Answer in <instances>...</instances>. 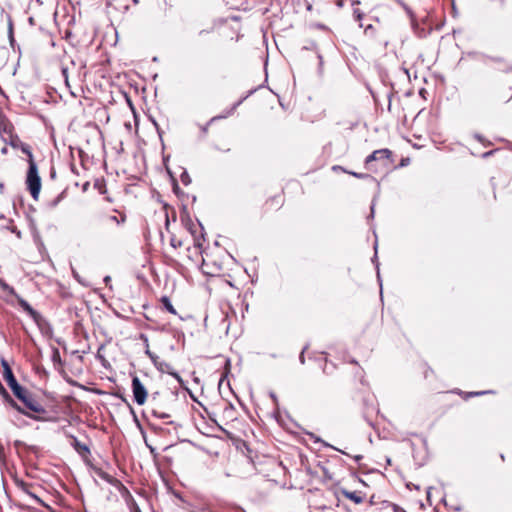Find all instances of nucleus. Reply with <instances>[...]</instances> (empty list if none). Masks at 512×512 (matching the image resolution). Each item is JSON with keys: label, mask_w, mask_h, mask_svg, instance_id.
Returning <instances> with one entry per match:
<instances>
[{"label": "nucleus", "mask_w": 512, "mask_h": 512, "mask_svg": "<svg viewBox=\"0 0 512 512\" xmlns=\"http://www.w3.org/2000/svg\"><path fill=\"white\" fill-rule=\"evenodd\" d=\"M2 367H3V377H4L5 381L7 382V385L12 390L14 396L23 392V390L26 388L18 383L9 363L5 360H2Z\"/></svg>", "instance_id": "4"}, {"label": "nucleus", "mask_w": 512, "mask_h": 512, "mask_svg": "<svg viewBox=\"0 0 512 512\" xmlns=\"http://www.w3.org/2000/svg\"><path fill=\"white\" fill-rule=\"evenodd\" d=\"M133 4L137 5L139 3V0H131Z\"/></svg>", "instance_id": "58"}, {"label": "nucleus", "mask_w": 512, "mask_h": 512, "mask_svg": "<svg viewBox=\"0 0 512 512\" xmlns=\"http://www.w3.org/2000/svg\"><path fill=\"white\" fill-rule=\"evenodd\" d=\"M335 368H336V367H335V365H334L332 362H330V363H329V362L326 360L325 365H324V367H323V372H324L325 374H328V375H329V374H332V373H333V371H334V369H335Z\"/></svg>", "instance_id": "27"}, {"label": "nucleus", "mask_w": 512, "mask_h": 512, "mask_svg": "<svg viewBox=\"0 0 512 512\" xmlns=\"http://www.w3.org/2000/svg\"><path fill=\"white\" fill-rule=\"evenodd\" d=\"M254 92H255V89H251V90H249V91H248V93H247L244 97H242L240 100H238L236 103H234V104L232 105V107H231V108H229L225 114L212 117V118L210 119V121H209L207 124H205V125L201 126V131H202V133H203V134H206V133H207V131H208V127H209V125H210L212 122H214V121H216V120H218V119H223V118H226V117H228V116L232 115V114L234 113V111L237 109V107H238V106H240V105L243 103V101H244V100H246V99H247L250 95H252Z\"/></svg>", "instance_id": "6"}, {"label": "nucleus", "mask_w": 512, "mask_h": 512, "mask_svg": "<svg viewBox=\"0 0 512 512\" xmlns=\"http://www.w3.org/2000/svg\"><path fill=\"white\" fill-rule=\"evenodd\" d=\"M19 149L27 155L28 159H27V162H28V166L31 165V161L32 162H35L34 160V157H33V154H32V151H31V148L28 144L26 143H22L21 146L19 147Z\"/></svg>", "instance_id": "15"}, {"label": "nucleus", "mask_w": 512, "mask_h": 512, "mask_svg": "<svg viewBox=\"0 0 512 512\" xmlns=\"http://www.w3.org/2000/svg\"><path fill=\"white\" fill-rule=\"evenodd\" d=\"M364 166L368 172L374 174L394 170L396 169L394 153L388 148L375 150L365 158Z\"/></svg>", "instance_id": "1"}, {"label": "nucleus", "mask_w": 512, "mask_h": 512, "mask_svg": "<svg viewBox=\"0 0 512 512\" xmlns=\"http://www.w3.org/2000/svg\"><path fill=\"white\" fill-rule=\"evenodd\" d=\"M0 288H1L3 291H5V292H7V293H9V294H11V295H13V296H16V295H17V293H16L15 289H14L12 286H10L9 284H7V283H6L3 279H1V278H0Z\"/></svg>", "instance_id": "19"}, {"label": "nucleus", "mask_w": 512, "mask_h": 512, "mask_svg": "<svg viewBox=\"0 0 512 512\" xmlns=\"http://www.w3.org/2000/svg\"><path fill=\"white\" fill-rule=\"evenodd\" d=\"M359 4H360V1L354 0V5H359Z\"/></svg>", "instance_id": "60"}, {"label": "nucleus", "mask_w": 512, "mask_h": 512, "mask_svg": "<svg viewBox=\"0 0 512 512\" xmlns=\"http://www.w3.org/2000/svg\"><path fill=\"white\" fill-rule=\"evenodd\" d=\"M3 189H4V184L0 183V191H3Z\"/></svg>", "instance_id": "59"}, {"label": "nucleus", "mask_w": 512, "mask_h": 512, "mask_svg": "<svg viewBox=\"0 0 512 512\" xmlns=\"http://www.w3.org/2000/svg\"><path fill=\"white\" fill-rule=\"evenodd\" d=\"M318 58H319V60H320V63H319V65H320V67H321V66H322V64H323V61H322V56H321L320 54H318Z\"/></svg>", "instance_id": "54"}, {"label": "nucleus", "mask_w": 512, "mask_h": 512, "mask_svg": "<svg viewBox=\"0 0 512 512\" xmlns=\"http://www.w3.org/2000/svg\"><path fill=\"white\" fill-rule=\"evenodd\" d=\"M50 178L55 179L56 178V170L54 167L50 169Z\"/></svg>", "instance_id": "44"}, {"label": "nucleus", "mask_w": 512, "mask_h": 512, "mask_svg": "<svg viewBox=\"0 0 512 512\" xmlns=\"http://www.w3.org/2000/svg\"><path fill=\"white\" fill-rule=\"evenodd\" d=\"M118 218H119L118 225L124 224L126 222V215L125 214H120V217H118Z\"/></svg>", "instance_id": "39"}, {"label": "nucleus", "mask_w": 512, "mask_h": 512, "mask_svg": "<svg viewBox=\"0 0 512 512\" xmlns=\"http://www.w3.org/2000/svg\"><path fill=\"white\" fill-rule=\"evenodd\" d=\"M354 15L357 16L358 19H361L363 12L360 11V9H354L353 10Z\"/></svg>", "instance_id": "43"}, {"label": "nucleus", "mask_w": 512, "mask_h": 512, "mask_svg": "<svg viewBox=\"0 0 512 512\" xmlns=\"http://www.w3.org/2000/svg\"><path fill=\"white\" fill-rule=\"evenodd\" d=\"M161 303L163 307L171 314H176V310L174 306L172 305L170 299L167 296H163L161 298Z\"/></svg>", "instance_id": "17"}, {"label": "nucleus", "mask_w": 512, "mask_h": 512, "mask_svg": "<svg viewBox=\"0 0 512 512\" xmlns=\"http://www.w3.org/2000/svg\"><path fill=\"white\" fill-rule=\"evenodd\" d=\"M19 401H21L25 408L29 410L28 412H34L37 414H45L47 413L45 407L41 405L30 393L27 389H24L23 392L15 396Z\"/></svg>", "instance_id": "3"}, {"label": "nucleus", "mask_w": 512, "mask_h": 512, "mask_svg": "<svg viewBox=\"0 0 512 512\" xmlns=\"http://www.w3.org/2000/svg\"><path fill=\"white\" fill-rule=\"evenodd\" d=\"M156 369L161 373H170L173 370V367L166 361L162 360L160 363H156Z\"/></svg>", "instance_id": "16"}, {"label": "nucleus", "mask_w": 512, "mask_h": 512, "mask_svg": "<svg viewBox=\"0 0 512 512\" xmlns=\"http://www.w3.org/2000/svg\"><path fill=\"white\" fill-rule=\"evenodd\" d=\"M159 396L158 392L152 393L150 397L151 415L158 419H169L171 415L168 412L163 411L160 403L157 401Z\"/></svg>", "instance_id": "7"}, {"label": "nucleus", "mask_w": 512, "mask_h": 512, "mask_svg": "<svg viewBox=\"0 0 512 512\" xmlns=\"http://www.w3.org/2000/svg\"><path fill=\"white\" fill-rule=\"evenodd\" d=\"M149 449H150V452H151V453H154V452H155V449H154L152 446H149Z\"/></svg>", "instance_id": "57"}, {"label": "nucleus", "mask_w": 512, "mask_h": 512, "mask_svg": "<svg viewBox=\"0 0 512 512\" xmlns=\"http://www.w3.org/2000/svg\"><path fill=\"white\" fill-rule=\"evenodd\" d=\"M181 220L183 222H185V221L191 222L189 214H188L187 209H186L185 206L183 207V211L181 213Z\"/></svg>", "instance_id": "33"}, {"label": "nucleus", "mask_w": 512, "mask_h": 512, "mask_svg": "<svg viewBox=\"0 0 512 512\" xmlns=\"http://www.w3.org/2000/svg\"><path fill=\"white\" fill-rule=\"evenodd\" d=\"M501 459H502V461L505 460V456L503 454H501Z\"/></svg>", "instance_id": "61"}, {"label": "nucleus", "mask_w": 512, "mask_h": 512, "mask_svg": "<svg viewBox=\"0 0 512 512\" xmlns=\"http://www.w3.org/2000/svg\"><path fill=\"white\" fill-rule=\"evenodd\" d=\"M133 399L138 405H143L148 397V392L138 376L132 377Z\"/></svg>", "instance_id": "5"}, {"label": "nucleus", "mask_w": 512, "mask_h": 512, "mask_svg": "<svg viewBox=\"0 0 512 512\" xmlns=\"http://www.w3.org/2000/svg\"><path fill=\"white\" fill-rule=\"evenodd\" d=\"M315 48H316V44L314 42H311L309 45H306L303 47V49H306V50H312Z\"/></svg>", "instance_id": "41"}, {"label": "nucleus", "mask_w": 512, "mask_h": 512, "mask_svg": "<svg viewBox=\"0 0 512 512\" xmlns=\"http://www.w3.org/2000/svg\"><path fill=\"white\" fill-rule=\"evenodd\" d=\"M127 405H128V407H129L130 413H131V414H132V416H133V421H134L135 425H136L140 430H142L141 423H140V421H139V419H138V417H137V415H136V413H135V411H134L133 407H132L129 403H127Z\"/></svg>", "instance_id": "28"}, {"label": "nucleus", "mask_w": 512, "mask_h": 512, "mask_svg": "<svg viewBox=\"0 0 512 512\" xmlns=\"http://www.w3.org/2000/svg\"><path fill=\"white\" fill-rule=\"evenodd\" d=\"M17 485L22 488L23 491H25L28 495L39 501L40 499L33 493L28 491V485L23 481H17Z\"/></svg>", "instance_id": "23"}, {"label": "nucleus", "mask_w": 512, "mask_h": 512, "mask_svg": "<svg viewBox=\"0 0 512 512\" xmlns=\"http://www.w3.org/2000/svg\"><path fill=\"white\" fill-rule=\"evenodd\" d=\"M308 347H309V345H308V344H307V345H305V346L303 347V349H302V351H301L300 355H299V361H300V363H301V364H304V363H305L304 353H305V351L308 349Z\"/></svg>", "instance_id": "35"}, {"label": "nucleus", "mask_w": 512, "mask_h": 512, "mask_svg": "<svg viewBox=\"0 0 512 512\" xmlns=\"http://www.w3.org/2000/svg\"><path fill=\"white\" fill-rule=\"evenodd\" d=\"M149 426L151 429H154V430L156 429V426L153 423H149Z\"/></svg>", "instance_id": "56"}, {"label": "nucleus", "mask_w": 512, "mask_h": 512, "mask_svg": "<svg viewBox=\"0 0 512 512\" xmlns=\"http://www.w3.org/2000/svg\"><path fill=\"white\" fill-rule=\"evenodd\" d=\"M52 361L56 364H62V361H61V356H60V352L57 348H54L53 349V352H52Z\"/></svg>", "instance_id": "30"}, {"label": "nucleus", "mask_w": 512, "mask_h": 512, "mask_svg": "<svg viewBox=\"0 0 512 512\" xmlns=\"http://www.w3.org/2000/svg\"><path fill=\"white\" fill-rule=\"evenodd\" d=\"M410 163V159L408 157L402 158L399 165H396V169L399 167L407 166Z\"/></svg>", "instance_id": "36"}, {"label": "nucleus", "mask_w": 512, "mask_h": 512, "mask_svg": "<svg viewBox=\"0 0 512 512\" xmlns=\"http://www.w3.org/2000/svg\"><path fill=\"white\" fill-rule=\"evenodd\" d=\"M120 0H106V6H113L115 9L123 10V12H127L129 10V6L126 4L119 3Z\"/></svg>", "instance_id": "14"}, {"label": "nucleus", "mask_w": 512, "mask_h": 512, "mask_svg": "<svg viewBox=\"0 0 512 512\" xmlns=\"http://www.w3.org/2000/svg\"><path fill=\"white\" fill-rule=\"evenodd\" d=\"M136 512H141L139 509Z\"/></svg>", "instance_id": "63"}, {"label": "nucleus", "mask_w": 512, "mask_h": 512, "mask_svg": "<svg viewBox=\"0 0 512 512\" xmlns=\"http://www.w3.org/2000/svg\"><path fill=\"white\" fill-rule=\"evenodd\" d=\"M121 399H122V401L127 402L123 396H121Z\"/></svg>", "instance_id": "62"}, {"label": "nucleus", "mask_w": 512, "mask_h": 512, "mask_svg": "<svg viewBox=\"0 0 512 512\" xmlns=\"http://www.w3.org/2000/svg\"><path fill=\"white\" fill-rule=\"evenodd\" d=\"M343 361H344L345 363H352V359L350 358V356H349V355H347V356H343Z\"/></svg>", "instance_id": "45"}, {"label": "nucleus", "mask_w": 512, "mask_h": 512, "mask_svg": "<svg viewBox=\"0 0 512 512\" xmlns=\"http://www.w3.org/2000/svg\"><path fill=\"white\" fill-rule=\"evenodd\" d=\"M335 495L339 502L341 501V496H343L349 500H352V491L347 490V489H342V488L337 489L335 491Z\"/></svg>", "instance_id": "18"}, {"label": "nucleus", "mask_w": 512, "mask_h": 512, "mask_svg": "<svg viewBox=\"0 0 512 512\" xmlns=\"http://www.w3.org/2000/svg\"><path fill=\"white\" fill-rule=\"evenodd\" d=\"M428 372H430L431 374H434V371H433L432 369L427 368V369L425 370V372H424V376H425V378H427V377H428Z\"/></svg>", "instance_id": "46"}, {"label": "nucleus", "mask_w": 512, "mask_h": 512, "mask_svg": "<svg viewBox=\"0 0 512 512\" xmlns=\"http://www.w3.org/2000/svg\"><path fill=\"white\" fill-rule=\"evenodd\" d=\"M104 282H105V284H106V285H107L108 283H110V282H111V277H110V276H105V277H104Z\"/></svg>", "instance_id": "48"}, {"label": "nucleus", "mask_w": 512, "mask_h": 512, "mask_svg": "<svg viewBox=\"0 0 512 512\" xmlns=\"http://www.w3.org/2000/svg\"><path fill=\"white\" fill-rule=\"evenodd\" d=\"M93 471L99 478H101L102 480H104L105 482H107L110 485L116 486V485L120 484V481L118 479H116L112 475L108 474L107 472H105L104 470H102L99 467H93Z\"/></svg>", "instance_id": "12"}, {"label": "nucleus", "mask_w": 512, "mask_h": 512, "mask_svg": "<svg viewBox=\"0 0 512 512\" xmlns=\"http://www.w3.org/2000/svg\"><path fill=\"white\" fill-rule=\"evenodd\" d=\"M65 197V191H62L53 201L50 203L51 208H55Z\"/></svg>", "instance_id": "29"}, {"label": "nucleus", "mask_w": 512, "mask_h": 512, "mask_svg": "<svg viewBox=\"0 0 512 512\" xmlns=\"http://www.w3.org/2000/svg\"><path fill=\"white\" fill-rule=\"evenodd\" d=\"M25 184L32 198L37 201L41 191V178L36 162L31 161V165L28 166Z\"/></svg>", "instance_id": "2"}, {"label": "nucleus", "mask_w": 512, "mask_h": 512, "mask_svg": "<svg viewBox=\"0 0 512 512\" xmlns=\"http://www.w3.org/2000/svg\"><path fill=\"white\" fill-rule=\"evenodd\" d=\"M168 173L170 174L171 176V179H172V184H173V192L176 194V195H179V194H183V192L181 191L178 183H177V180L172 176V173L170 172V170H168Z\"/></svg>", "instance_id": "25"}, {"label": "nucleus", "mask_w": 512, "mask_h": 512, "mask_svg": "<svg viewBox=\"0 0 512 512\" xmlns=\"http://www.w3.org/2000/svg\"><path fill=\"white\" fill-rule=\"evenodd\" d=\"M361 458H362V456L354 455V460L355 461H360Z\"/></svg>", "instance_id": "52"}, {"label": "nucleus", "mask_w": 512, "mask_h": 512, "mask_svg": "<svg viewBox=\"0 0 512 512\" xmlns=\"http://www.w3.org/2000/svg\"><path fill=\"white\" fill-rule=\"evenodd\" d=\"M3 401L9 405L11 408L15 409L17 412L25 415L26 417L28 418H31L35 421H43L44 418L39 416V415H34L30 412H28L27 410H25L23 407H21L12 397L10 394H8L7 396H5L3 398Z\"/></svg>", "instance_id": "8"}, {"label": "nucleus", "mask_w": 512, "mask_h": 512, "mask_svg": "<svg viewBox=\"0 0 512 512\" xmlns=\"http://www.w3.org/2000/svg\"><path fill=\"white\" fill-rule=\"evenodd\" d=\"M104 349V345L102 344L99 348H98V351H97V354H96V358L100 360L101 364L103 367H107L108 365V361L106 360V358L102 355V352L101 350Z\"/></svg>", "instance_id": "20"}, {"label": "nucleus", "mask_w": 512, "mask_h": 512, "mask_svg": "<svg viewBox=\"0 0 512 512\" xmlns=\"http://www.w3.org/2000/svg\"><path fill=\"white\" fill-rule=\"evenodd\" d=\"M39 327L40 330H44L45 327H49L48 321L32 306L25 311Z\"/></svg>", "instance_id": "10"}, {"label": "nucleus", "mask_w": 512, "mask_h": 512, "mask_svg": "<svg viewBox=\"0 0 512 512\" xmlns=\"http://www.w3.org/2000/svg\"><path fill=\"white\" fill-rule=\"evenodd\" d=\"M28 21H29L30 25H34V19H33V17H29Z\"/></svg>", "instance_id": "53"}, {"label": "nucleus", "mask_w": 512, "mask_h": 512, "mask_svg": "<svg viewBox=\"0 0 512 512\" xmlns=\"http://www.w3.org/2000/svg\"><path fill=\"white\" fill-rule=\"evenodd\" d=\"M146 355L151 359L152 363L156 367V363H160L162 360L154 353H152L149 349L145 351Z\"/></svg>", "instance_id": "26"}, {"label": "nucleus", "mask_w": 512, "mask_h": 512, "mask_svg": "<svg viewBox=\"0 0 512 512\" xmlns=\"http://www.w3.org/2000/svg\"><path fill=\"white\" fill-rule=\"evenodd\" d=\"M332 170H333L334 172H339V171H340V172H344V173H347V174L352 175V171H351V170H347V169L343 168V167H342V166H340V165H334V166H332Z\"/></svg>", "instance_id": "31"}, {"label": "nucleus", "mask_w": 512, "mask_h": 512, "mask_svg": "<svg viewBox=\"0 0 512 512\" xmlns=\"http://www.w3.org/2000/svg\"><path fill=\"white\" fill-rule=\"evenodd\" d=\"M484 393L485 392H468V393H463L461 391L458 392V394L464 395V399H468L469 397H472V396L482 395Z\"/></svg>", "instance_id": "32"}, {"label": "nucleus", "mask_w": 512, "mask_h": 512, "mask_svg": "<svg viewBox=\"0 0 512 512\" xmlns=\"http://www.w3.org/2000/svg\"><path fill=\"white\" fill-rule=\"evenodd\" d=\"M3 133H6L9 135V140H5L4 141L6 143H8L12 148L14 149H19V147L21 146V144L23 143L20 138L18 137V135H15L12 133V126L11 125H4L3 127Z\"/></svg>", "instance_id": "11"}, {"label": "nucleus", "mask_w": 512, "mask_h": 512, "mask_svg": "<svg viewBox=\"0 0 512 512\" xmlns=\"http://www.w3.org/2000/svg\"><path fill=\"white\" fill-rule=\"evenodd\" d=\"M269 395H270L271 399L273 400L274 404L277 405L278 398H277L276 394L274 392H270Z\"/></svg>", "instance_id": "40"}, {"label": "nucleus", "mask_w": 512, "mask_h": 512, "mask_svg": "<svg viewBox=\"0 0 512 512\" xmlns=\"http://www.w3.org/2000/svg\"><path fill=\"white\" fill-rule=\"evenodd\" d=\"M170 375L175 378V380L179 383L180 387L186 389V386H185V382L184 380L182 379V377L179 375L178 372H176L174 369L172 370V372L170 373Z\"/></svg>", "instance_id": "24"}, {"label": "nucleus", "mask_w": 512, "mask_h": 512, "mask_svg": "<svg viewBox=\"0 0 512 512\" xmlns=\"http://www.w3.org/2000/svg\"><path fill=\"white\" fill-rule=\"evenodd\" d=\"M435 403L438 405L441 413H445L447 410L455 406L456 401H454L447 393H443L435 399Z\"/></svg>", "instance_id": "9"}, {"label": "nucleus", "mask_w": 512, "mask_h": 512, "mask_svg": "<svg viewBox=\"0 0 512 512\" xmlns=\"http://www.w3.org/2000/svg\"><path fill=\"white\" fill-rule=\"evenodd\" d=\"M62 73H63V75L65 76V81L67 82V69H66V68H63V69H62Z\"/></svg>", "instance_id": "49"}, {"label": "nucleus", "mask_w": 512, "mask_h": 512, "mask_svg": "<svg viewBox=\"0 0 512 512\" xmlns=\"http://www.w3.org/2000/svg\"><path fill=\"white\" fill-rule=\"evenodd\" d=\"M171 245H172L173 247H177V246H180V245H181V242H178V244H177V242H175V241H174V239H172V240H171Z\"/></svg>", "instance_id": "47"}, {"label": "nucleus", "mask_w": 512, "mask_h": 512, "mask_svg": "<svg viewBox=\"0 0 512 512\" xmlns=\"http://www.w3.org/2000/svg\"><path fill=\"white\" fill-rule=\"evenodd\" d=\"M1 153H2V154H4V155H5V154H7V153H8V149H7V147H3V148L1 149Z\"/></svg>", "instance_id": "50"}, {"label": "nucleus", "mask_w": 512, "mask_h": 512, "mask_svg": "<svg viewBox=\"0 0 512 512\" xmlns=\"http://www.w3.org/2000/svg\"><path fill=\"white\" fill-rule=\"evenodd\" d=\"M337 6L342 7L343 6V0H337Z\"/></svg>", "instance_id": "51"}, {"label": "nucleus", "mask_w": 512, "mask_h": 512, "mask_svg": "<svg viewBox=\"0 0 512 512\" xmlns=\"http://www.w3.org/2000/svg\"><path fill=\"white\" fill-rule=\"evenodd\" d=\"M17 299L18 305L22 308V310L25 312L31 305L21 296L18 294L15 296Z\"/></svg>", "instance_id": "21"}, {"label": "nucleus", "mask_w": 512, "mask_h": 512, "mask_svg": "<svg viewBox=\"0 0 512 512\" xmlns=\"http://www.w3.org/2000/svg\"><path fill=\"white\" fill-rule=\"evenodd\" d=\"M167 424H169V425H173V426H175V427L177 426L176 422H174V421H168V422H167Z\"/></svg>", "instance_id": "55"}, {"label": "nucleus", "mask_w": 512, "mask_h": 512, "mask_svg": "<svg viewBox=\"0 0 512 512\" xmlns=\"http://www.w3.org/2000/svg\"><path fill=\"white\" fill-rule=\"evenodd\" d=\"M9 39H10L11 45H13L14 37H13V26H12L11 22L9 24Z\"/></svg>", "instance_id": "37"}, {"label": "nucleus", "mask_w": 512, "mask_h": 512, "mask_svg": "<svg viewBox=\"0 0 512 512\" xmlns=\"http://www.w3.org/2000/svg\"><path fill=\"white\" fill-rule=\"evenodd\" d=\"M108 220H109V221H111V222H114V223H116V224L118 225V220H119V218H118L117 216H115V215H110V216L108 217Z\"/></svg>", "instance_id": "42"}, {"label": "nucleus", "mask_w": 512, "mask_h": 512, "mask_svg": "<svg viewBox=\"0 0 512 512\" xmlns=\"http://www.w3.org/2000/svg\"><path fill=\"white\" fill-rule=\"evenodd\" d=\"M12 233H14L18 238H21V231L18 230L16 227L9 228Z\"/></svg>", "instance_id": "38"}, {"label": "nucleus", "mask_w": 512, "mask_h": 512, "mask_svg": "<svg viewBox=\"0 0 512 512\" xmlns=\"http://www.w3.org/2000/svg\"><path fill=\"white\" fill-rule=\"evenodd\" d=\"M151 121H152V124L154 125V127L156 128V131H157V133H158V135H159L160 139L162 140V133H163V132H162V130H161V128H160V126H159V124L157 123V121H156L154 118H151Z\"/></svg>", "instance_id": "34"}, {"label": "nucleus", "mask_w": 512, "mask_h": 512, "mask_svg": "<svg viewBox=\"0 0 512 512\" xmlns=\"http://www.w3.org/2000/svg\"><path fill=\"white\" fill-rule=\"evenodd\" d=\"M180 180L181 182L185 185V186H188L190 183H191V177L189 175V173L187 172V170H183L181 175H180Z\"/></svg>", "instance_id": "22"}, {"label": "nucleus", "mask_w": 512, "mask_h": 512, "mask_svg": "<svg viewBox=\"0 0 512 512\" xmlns=\"http://www.w3.org/2000/svg\"><path fill=\"white\" fill-rule=\"evenodd\" d=\"M72 439H73V442H72V446L74 447V449L76 451H78L79 453L81 452H86V453H89L90 450H89V447L84 444V443H81L76 437L72 436Z\"/></svg>", "instance_id": "13"}]
</instances>
